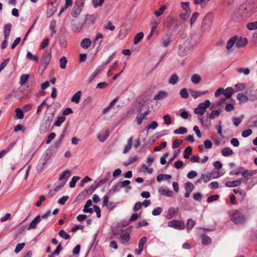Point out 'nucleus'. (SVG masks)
I'll use <instances>...</instances> for the list:
<instances>
[{"label": "nucleus", "mask_w": 257, "mask_h": 257, "mask_svg": "<svg viewBox=\"0 0 257 257\" xmlns=\"http://www.w3.org/2000/svg\"><path fill=\"white\" fill-rule=\"evenodd\" d=\"M199 41H195L193 37L187 40L182 45H180L178 54L182 57L188 55L194 47L196 46Z\"/></svg>", "instance_id": "f257e3e1"}, {"label": "nucleus", "mask_w": 257, "mask_h": 257, "mask_svg": "<svg viewBox=\"0 0 257 257\" xmlns=\"http://www.w3.org/2000/svg\"><path fill=\"white\" fill-rule=\"evenodd\" d=\"M228 214L230 220L236 225H243L246 222L247 218L240 210H231Z\"/></svg>", "instance_id": "f03ea898"}, {"label": "nucleus", "mask_w": 257, "mask_h": 257, "mask_svg": "<svg viewBox=\"0 0 257 257\" xmlns=\"http://www.w3.org/2000/svg\"><path fill=\"white\" fill-rule=\"evenodd\" d=\"M84 2L83 0H77L75 2L72 10L71 15L72 17L77 18L83 8Z\"/></svg>", "instance_id": "7ed1b4c3"}, {"label": "nucleus", "mask_w": 257, "mask_h": 257, "mask_svg": "<svg viewBox=\"0 0 257 257\" xmlns=\"http://www.w3.org/2000/svg\"><path fill=\"white\" fill-rule=\"evenodd\" d=\"M51 52L50 50H46L43 53L40 65V69L43 68V69L45 70L47 68L51 60Z\"/></svg>", "instance_id": "20e7f679"}, {"label": "nucleus", "mask_w": 257, "mask_h": 257, "mask_svg": "<svg viewBox=\"0 0 257 257\" xmlns=\"http://www.w3.org/2000/svg\"><path fill=\"white\" fill-rule=\"evenodd\" d=\"M211 105L210 101L207 99L203 102L200 103L198 106L194 110V112L195 114L203 115L206 109Z\"/></svg>", "instance_id": "39448f33"}, {"label": "nucleus", "mask_w": 257, "mask_h": 257, "mask_svg": "<svg viewBox=\"0 0 257 257\" xmlns=\"http://www.w3.org/2000/svg\"><path fill=\"white\" fill-rule=\"evenodd\" d=\"M53 118L54 114L53 113H50L47 116L45 123L40 126V130L41 133H44L49 130L53 120Z\"/></svg>", "instance_id": "423d86ee"}, {"label": "nucleus", "mask_w": 257, "mask_h": 257, "mask_svg": "<svg viewBox=\"0 0 257 257\" xmlns=\"http://www.w3.org/2000/svg\"><path fill=\"white\" fill-rule=\"evenodd\" d=\"M253 174L254 172L253 171L247 170L243 171L241 173V175H242V178L239 180H241V183L242 182H245L246 185L247 186L248 184H250V178Z\"/></svg>", "instance_id": "0eeeda50"}, {"label": "nucleus", "mask_w": 257, "mask_h": 257, "mask_svg": "<svg viewBox=\"0 0 257 257\" xmlns=\"http://www.w3.org/2000/svg\"><path fill=\"white\" fill-rule=\"evenodd\" d=\"M168 225L175 229L181 230L185 227L184 223L181 220H172L168 222Z\"/></svg>", "instance_id": "6e6552de"}, {"label": "nucleus", "mask_w": 257, "mask_h": 257, "mask_svg": "<svg viewBox=\"0 0 257 257\" xmlns=\"http://www.w3.org/2000/svg\"><path fill=\"white\" fill-rule=\"evenodd\" d=\"M213 18L214 15L212 13L209 12L207 13L203 19L201 28H203L205 25H206L207 22H209L210 23H212L213 20Z\"/></svg>", "instance_id": "1a4fd4ad"}, {"label": "nucleus", "mask_w": 257, "mask_h": 257, "mask_svg": "<svg viewBox=\"0 0 257 257\" xmlns=\"http://www.w3.org/2000/svg\"><path fill=\"white\" fill-rule=\"evenodd\" d=\"M159 192L162 195L166 197H172L173 193L172 190L167 188L161 187L159 189Z\"/></svg>", "instance_id": "9d476101"}, {"label": "nucleus", "mask_w": 257, "mask_h": 257, "mask_svg": "<svg viewBox=\"0 0 257 257\" xmlns=\"http://www.w3.org/2000/svg\"><path fill=\"white\" fill-rule=\"evenodd\" d=\"M41 216L40 215L37 216L30 223L28 229H34L36 228L37 224L41 221Z\"/></svg>", "instance_id": "9b49d317"}, {"label": "nucleus", "mask_w": 257, "mask_h": 257, "mask_svg": "<svg viewBox=\"0 0 257 257\" xmlns=\"http://www.w3.org/2000/svg\"><path fill=\"white\" fill-rule=\"evenodd\" d=\"M209 93L208 90L205 91H191V95L194 98L196 99L198 97H201L204 95L207 94Z\"/></svg>", "instance_id": "f8f14e48"}, {"label": "nucleus", "mask_w": 257, "mask_h": 257, "mask_svg": "<svg viewBox=\"0 0 257 257\" xmlns=\"http://www.w3.org/2000/svg\"><path fill=\"white\" fill-rule=\"evenodd\" d=\"M247 43V39L246 38L244 37H240L237 40L236 39V41L235 42V46L238 48L243 47H244Z\"/></svg>", "instance_id": "ddd939ff"}, {"label": "nucleus", "mask_w": 257, "mask_h": 257, "mask_svg": "<svg viewBox=\"0 0 257 257\" xmlns=\"http://www.w3.org/2000/svg\"><path fill=\"white\" fill-rule=\"evenodd\" d=\"M219 176L217 175H213V173H208L207 174H202L201 176V179L204 181V182L207 183L211 179L213 178H215L218 177Z\"/></svg>", "instance_id": "4468645a"}, {"label": "nucleus", "mask_w": 257, "mask_h": 257, "mask_svg": "<svg viewBox=\"0 0 257 257\" xmlns=\"http://www.w3.org/2000/svg\"><path fill=\"white\" fill-rule=\"evenodd\" d=\"M120 238L121 242L125 243L129 241L130 239V233L125 230H123L120 234Z\"/></svg>", "instance_id": "2eb2a0df"}, {"label": "nucleus", "mask_w": 257, "mask_h": 257, "mask_svg": "<svg viewBox=\"0 0 257 257\" xmlns=\"http://www.w3.org/2000/svg\"><path fill=\"white\" fill-rule=\"evenodd\" d=\"M167 96L168 93L167 92L161 91L154 96L153 99L155 100H160L165 98Z\"/></svg>", "instance_id": "dca6fc26"}, {"label": "nucleus", "mask_w": 257, "mask_h": 257, "mask_svg": "<svg viewBox=\"0 0 257 257\" xmlns=\"http://www.w3.org/2000/svg\"><path fill=\"white\" fill-rule=\"evenodd\" d=\"M241 184V180H236L233 181H227L225 183V186L227 187H235L240 185Z\"/></svg>", "instance_id": "f3484780"}, {"label": "nucleus", "mask_w": 257, "mask_h": 257, "mask_svg": "<svg viewBox=\"0 0 257 257\" xmlns=\"http://www.w3.org/2000/svg\"><path fill=\"white\" fill-rule=\"evenodd\" d=\"M237 99L239 100L240 104H243L249 101L248 97L243 93H239L237 95Z\"/></svg>", "instance_id": "a211bd4d"}, {"label": "nucleus", "mask_w": 257, "mask_h": 257, "mask_svg": "<svg viewBox=\"0 0 257 257\" xmlns=\"http://www.w3.org/2000/svg\"><path fill=\"white\" fill-rule=\"evenodd\" d=\"M109 132L108 130H106L104 133L99 134L97 135V138L101 142H104L108 137Z\"/></svg>", "instance_id": "6ab92c4d"}, {"label": "nucleus", "mask_w": 257, "mask_h": 257, "mask_svg": "<svg viewBox=\"0 0 257 257\" xmlns=\"http://www.w3.org/2000/svg\"><path fill=\"white\" fill-rule=\"evenodd\" d=\"M91 42L89 38H84L83 39L81 43H80V46L83 49H88L91 45Z\"/></svg>", "instance_id": "aec40b11"}, {"label": "nucleus", "mask_w": 257, "mask_h": 257, "mask_svg": "<svg viewBox=\"0 0 257 257\" xmlns=\"http://www.w3.org/2000/svg\"><path fill=\"white\" fill-rule=\"evenodd\" d=\"M47 163L43 161L42 159H40L37 166V169L39 172L43 171L47 166Z\"/></svg>", "instance_id": "412c9836"}, {"label": "nucleus", "mask_w": 257, "mask_h": 257, "mask_svg": "<svg viewBox=\"0 0 257 257\" xmlns=\"http://www.w3.org/2000/svg\"><path fill=\"white\" fill-rule=\"evenodd\" d=\"M177 212L178 209L175 208L174 207L170 208L167 211V214L166 215L167 219H171L176 214H177Z\"/></svg>", "instance_id": "4be33fe9"}, {"label": "nucleus", "mask_w": 257, "mask_h": 257, "mask_svg": "<svg viewBox=\"0 0 257 257\" xmlns=\"http://www.w3.org/2000/svg\"><path fill=\"white\" fill-rule=\"evenodd\" d=\"M133 137H130L127 140V145L125 146L124 149L123 151V154H126L128 153L130 150L131 149L133 145Z\"/></svg>", "instance_id": "5701e85b"}, {"label": "nucleus", "mask_w": 257, "mask_h": 257, "mask_svg": "<svg viewBox=\"0 0 257 257\" xmlns=\"http://www.w3.org/2000/svg\"><path fill=\"white\" fill-rule=\"evenodd\" d=\"M119 190V184H117L114 185L112 188L109 190L108 192L106 194L111 197L113 196L116 192H118Z\"/></svg>", "instance_id": "b1692460"}, {"label": "nucleus", "mask_w": 257, "mask_h": 257, "mask_svg": "<svg viewBox=\"0 0 257 257\" xmlns=\"http://www.w3.org/2000/svg\"><path fill=\"white\" fill-rule=\"evenodd\" d=\"M236 41V37H233L231 38L227 42L226 48L228 50H230L231 48L235 44Z\"/></svg>", "instance_id": "393cba45"}, {"label": "nucleus", "mask_w": 257, "mask_h": 257, "mask_svg": "<svg viewBox=\"0 0 257 257\" xmlns=\"http://www.w3.org/2000/svg\"><path fill=\"white\" fill-rule=\"evenodd\" d=\"M81 91H78L76 92L71 99V101L75 103H78L81 98Z\"/></svg>", "instance_id": "a878e982"}, {"label": "nucleus", "mask_w": 257, "mask_h": 257, "mask_svg": "<svg viewBox=\"0 0 257 257\" xmlns=\"http://www.w3.org/2000/svg\"><path fill=\"white\" fill-rule=\"evenodd\" d=\"M234 92L232 88L228 87L224 89L223 94L225 96L226 99L230 98Z\"/></svg>", "instance_id": "bb28decb"}, {"label": "nucleus", "mask_w": 257, "mask_h": 257, "mask_svg": "<svg viewBox=\"0 0 257 257\" xmlns=\"http://www.w3.org/2000/svg\"><path fill=\"white\" fill-rule=\"evenodd\" d=\"M241 8L243 11L244 13H246L248 14V16H251L253 13V11H252V7L251 6H247L246 5H243L241 6Z\"/></svg>", "instance_id": "cd10ccee"}, {"label": "nucleus", "mask_w": 257, "mask_h": 257, "mask_svg": "<svg viewBox=\"0 0 257 257\" xmlns=\"http://www.w3.org/2000/svg\"><path fill=\"white\" fill-rule=\"evenodd\" d=\"M179 77L176 74L172 75L169 80V83L172 85L176 84L179 81Z\"/></svg>", "instance_id": "c85d7f7f"}, {"label": "nucleus", "mask_w": 257, "mask_h": 257, "mask_svg": "<svg viewBox=\"0 0 257 257\" xmlns=\"http://www.w3.org/2000/svg\"><path fill=\"white\" fill-rule=\"evenodd\" d=\"M201 80V78L200 76L197 74H193L191 78V82L195 84H198L199 83Z\"/></svg>", "instance_id": "c756f323"}, {"label": "nucleus", "mask_w": 257, "mask_h": 257, "mask_svg": "<svg viewBox=\"0 0 257 257\" xmlns=\"http://www.w3.org/2000/svg\"><path fill=\"white\" fill-rule=\"evenodd\" d=\"M171 178V175L168 174H161L157 176V181L160 182L163 180H169Z\"/></svg>", "instance_id": "7c9ffc66"}, {"label": "nucleus", "mask_w": 257, "mask_h": 257, "mask_svg": "<svg viewBox=\"0 0 257 257\" xmlns=\"http://www.w3.org/2000/svg\"><path fill=\"white\" fill-rule=\"evenodd\" d=\"M101 67H98L96 70L92 73V74L89 77L88 81L89 82H91L94 78L97 76L98 73L101 71Z\"/></svg>", "instance_id": "2f4dec72"}, {"label": "nucleus", "mask_w": 257, "mask_h": 257, "mask_svg": "<svg viewBox=\"0 0 257 257\" xmlns=\"http://www.w3.org/2000/svg\"><path fill=\"white\" fill-rule=\"evenodd\" d=\"M221 153L223 156H229L233 154V151L229 148L226 147L222 150Z\"/></svg>", "instance_id": "473e14b6"}, {"label": "nucleus", "mask_w": 257, "mask_h": 257, "mask_svg": "<svg viewBox=\"0 0 257 257\" xmlns=\"http://www.w3.org/2000/svg\"><path fill=\"white\" fill-rule=\"evenodd\" d=\"M144 35L143 32H141L138 33L134 38V44L137 45L141 40L144 38Z\"/></svg>", "instance_id": "72a5a7b5"}, {"label": "nucleus", "mask_w": 257, "mask_h": 257, "mask_svg": "<svg viewBox=\"0 0 257 257\" xmlns=\"http://www.w3.org/2000/svg\"><path fill=\"white\" fill-rule=\"evenodd\" d=\"M243 118H244L243 115H241L240 116L237 117H233L232 120H233L234 125L236 126H238L239 125V124L241 122V121H242Z\"/></svg>", "instance_id": "f704fd0d"}, {"label": "nucleus", "mask_w": 257, "mask_h": 257, "mask_svg": "<svg viewBox=\"0 0 257 257\" xmlns=\"http://www.w3.org/2000/svg\"><path fill=\"white\" fill-rule=\"evenodd\" d=\"M246 27L249 30H255L257 29V21L249 22L246 24Z\"/></svg>", "instance_id": "c9c22d12"}, {"label": "nucleus", "mask_w": 257, "mask_h": 257, "mask_svg": "<svg viewBox=\"0 0 257 257\" xmlns=\"http://www.w3.org/2000/svg\"><path fill=\"white\" fill-rule=\"evenodd\" d=\"M187 132V129L183 126H181L179 128L174 131V133L176 135H184Z\"/></svg>", "instance_id": "e433bc0d"}, {"label": "nucleus", "mask_w": 257, "mask_h": 257, "mask_svg": "<svg viewBox=\"0 0 257 257\" xmlns=\"http://www.w3.org/2000/svg\"><path fill=\"white\" fill-rule=\"evenodd\" d=\"M96 20V17L94 15H87L86 16L85 21L89 24L93 23Z\"/></svg>", "instance_id": "4c0bfd02"}, {"label": "nucleus", "mask_w": 257, "mask_h": 257, "mask_svg": "<svg viewBox=\"0 0 257 257\" xmlns=\"http://www.w3.org/2000/svg\"><path fill=\"white\" fill-rule=\"evenodd\" d=\"M192 148L188 147L184 151V157L185 159H188L189 158L190 156L192 154Z\"/></svg>", "instance_id": "58836bf2"}, {"label": "nucleus", "mask_w": 257, "mask_h": 257, "mask_svg": "<svg viewBox=\"0 0 257 257\" xmlns=\"http://www.w3.org/2000/svg\"><path fill=\"white\" fill-rule=\"evenodd\" d=\"M70 173V171L68 170L64 171L62 174L60 176L59 180L64 181V180L67 181L69 176L68 175Z\"/></svg>", "instance_id": "ea45409f"}, {"label": "nucleus", "mask_w": 257, "mask_h": 257, "mask_svg": "<svg viewBox=\"0 0 257 257\" xmlns=\"http://www.w3.org/2000/svg\"><path fill=\"white\" fill-rule=\"evenodd\" d=\"M245 88V84L242 83L236 84L234 86V92H238L243 90Z\"/></svg>", "instance_id": "a19ab883"}, {"label": "nucleus", "mask_w": 257, "mask_h": 257, "mask_svg": "<svg viewBox=\"0 0 257 257\" xmlns=\"http://www.w3.org/2000/svg\"><path fill=\"white\" fill-rule=\"evenodd\" d=\"M59 235L61 238L66 240L69 239L70 237V235L66 233L63 229H61L59 231Z\"/></svg>", "instance_id": "79ce46f5"}, {"label": "nucleus", "mask_w": 257, "mask_h": 257, "mask_svg": "<svg viewBox=\"0 0 257 257\" xmlns=\"http://www.w3.org/2000/svg\"><path fill=\"white\" fill-rule=\"evenodd\" d=\"M60 61V66L62 69H65L66 67V64L67 63V60L66 57L63 56L61 57L59 60Z\"/></svg>", "instance_id": "37998d69"}, {"label": "nucleus", "mask_w": 257, "mask_h": 257, "mask_svg": "<svg viewBox=\"0 0 257 257\" xmlns=\"http://www.w3.org/2000/svg\"><path fill=\"white\" fill-rule=\"evenodd\" d=\"M201 238L202 243L204 245L209 244L211 242V239L207 235H203Z\"/></svg>", "instance_id": "c03bdc74"}, {"label": "nucleus", "mask_w": 257, "mask_h": 257, "mask_svg": "<svg viewBox=\"0 0 257 257\" xmlns=\"http://www.w3.org/2000/svg\"><path fill=\"white\" fill-rule=\"evenodd\" d=\"M167 7L166 5L162 6L159 10L156 11L154 14L157 17H159L163 14L165 10L166 9Z\"/></svg>", "instance_id": "a18cd8bd"}, {"label": "nucleus", "mask_w": 257, "mask_h": 257, "mask_svg": "<svg viewBox=\"0 0 257 257\" xmlns=\"http://www.w3.org/2000/svg\"><path fill=\"white\" fill-rule=\"evenodd\" d=\"M15 118L23 119L24 118L23 111L20 108H17L16 109V116Z\"/></svg>", "instance_id": "49530a36"}, {"label": "nucleus", "mask_w": 257, "mask_h": 257, "mask_svg": "<svg viewBox=\"0 0 257 257\" xmlns=\"http://www.w3.org/2000/svg\"><path fill=\"white\" fill-rule=\"evenodd\" d=\"M66 117L63 115L59 116L55 123L56 126H60L61 124L65 120Z\"/></svg>", "instance_id": "de8ad7c7"}, {"label": "nucleus", "mask_w": 257, "mask_h": 257, "mask_svg": "<svg viewBox=\"0 0 257 257\" xmlns=\"http://www.w3.org/2000/svg\"><path fill=\"white\" fill-rule=\"evenodd\" d=\"M51 158V153L49 151H46L42 156L41 159H42L43 161L48 162L49 160Z\"/></svg>", "instance_id": "09e8293b"}, {"label": "nucleus", "mask_w": 257, "mask_h": 257, "mask_svg": "<svg viewBox=\"0 0 257 257\" xmlns=\"http://www.w3.org/2000/svg\"><path fill=\"white\" fill-rule=\"evenodd\" d=\"M195 225V222L191 219H188L187 221L186 228L191 230Z\"/></svg>", "instance_id": "8fccbe9b"}, {"label": "nucleus", "mask_w": 257, "mask_h": 257, "mask_svg": "<svg viewBox=\"0 0 257 257\" xmlns=\"http://www.w3.org/2000/svg\"><path fill=\"white\" fill-rule=\"evenodd\" d=\"M80 179V177L78 176H74L70 182L69 183V186L70 188H74L75 185L77 181Z\"/></svg>", "instance_id": "3c124183"}, {"label": "nucleus", "mask_w": 257, "mask_h": 257, "mask_svg": "<svg viewBox=\"0 0 257 257\" xmlns=\"http://www.w3.org/2000/svg\"><path fill=\"white\" fill-rule=\"evenodd\" d=\"M26 58L28 59L33 60L35 62L38 61V57L36 55H33L30 52L28 51L27 53Z\"/></svg>", "instance_id": "603ef678"}, {"label": "nucleus", "mask_w": 257, "mask_h": 257, "mask_svg": "<svg viewBox=\"0 0 257 257\" xmlns=\"http://www.w3.org/2000/svg\"><path fill=\"white\" fill-rule=\"evenodd\" d=\"M29 76L27 74H23L20 77V84L24 85L27 81Z\"/></svg>", "instance_id": "864d4df0"}, {"label": "nucleus", "mask_w": 257, "mask_h": 257, "mask_svg": "<svg viewBox=\"0 0 257 257\" xmlns=\"http://www.w3.org/2000/svg\"><path fill=\"white\" fill-rule=\"evenodd\" d=\"M180 95L182 98L187 99L189 97V94L186 88H183L180 91Z\"/></svg>", "instance_id": "5fc2aeb1"}, {"label": "nucleus", "mask_w": 257, "mask_h": 257, "mask_svg": "<svg viewBox=\"0 0 257 257\" xmlns=\"http://www.w3.org/2000/svg\"><path fill=\"white\" fill-rule=\"evenodd\" d=\"M182 8L185 11L186 13L191 12V10L189 8V3L188 2L184 3L182 2L181 4Z\"/></svg>", "instance_id": "6e6d98bb"}, {"label": "nucleus", "mask_w": 257, "mask_h": 257, "mask_svg": "<svg viewBox=\"0 0 257 257\" xmlns=\"http://www.w3.org/2000/svg\"><path fill=\"white\" fill-rule=\"evenodd\" d=\"M175 22V19L171 17H168L166 18L165 23H164V25L166 26H170L171 25L173 24Z\"/></svg>", "instance_id": "4d7b16f0"}, {"label": "nucleus", "mask_w": 257, "mask_h": 257, "mask_svg": "<svg viewBox=\"0 0 257 257\" xmlns=\"http://www.w3.org/2000/svg\"><path fill=\"white\" fill-rule=\"evenodd\" d=\"M163 211V209L161 207H158L155 208L152 212L153 215L158 216L160 215Z\"/></svg>", "instance_id": "13d9d810"}, {"label": "nucleus", "mask_w": 257, "mask_h": 257, "mask_svg": "<svg viewBox=\"0 0 257 257\" xmlns=\"http://www.w3.org/2000/svg\"><path fill=\"white\" fill-rule=\"evenodd\" d=\"M56 26V21L55 20H53L50 23V29L51 30L52 32V34L51 36H52L54 34L56 33L55 27Z\"/></svg>", "instance_id": "bf43d9fd"}, {"label": "nucleus", "mask_w": 257, "mask_h": 257, "mask_svg": "<svg viewBox=\"0 0 257 257\" xmlns=\"http://www.w3.org/2000/svg\"><path fill=\"white\" fill-rule=\"evenodd\" d=\"M183 143L181 140H175L172 144V148L173 149H177L179 147L180 145Z\"/></svg>", "instance_id": "052dcab7"}, {"label": "nucleus", "mask_w": 257, "mask_h": 257, "mask_svg": "<svg viewBox=\"0 0 257 257\" xmlns=\"http://www.w3.org/2000/svg\"><path fill=\"white\" fill-rule=\"evenodd\" d=\"M103 28L110 31H113L115 29V27L112 25V24L110 21H108L106 24L104 25L103 26Z\"/></svg>", "instance_id": "680f3d73"}, {"label": "nucleus", "mask_w": 257, "mask_h": 257, "mask_svg": "<svg viewBox=\"0 0 257 257\" xmlns=\"http://www.w3.org/2000/svg\"><path fill=\"white\" fill-rule=\"evenodd\" d=\"M171 42V37L167 36V38H164L162 41V46L164 47H167Z\"/></svg>", "instance_id": "e2e57ef3"}, {"label": "nucleus", "mask_w": 257, "mask_h": 257, "mask_svg": "<svg viewBox=\"0 0 257 257\" xmlns=\"http://www.w3.org/2000/svg\"><path fill=\"white\" fill-rule=\"evenodd\" d=\"M237 71L239 73H243L245 75H248L250 73V70L248 68H237Z\"/></svg>", "instance_id": "0e129e2a"}, {"label": "nucleus", "mask_w": 257, "mask_h": 257, "mask_svg": "<svg viewBox=\"0 0 257 257\" xmlns=\"http://www.w3.org/2000/svg\"><path fill=\"white\" fill-rule=\"evenodd\" d=\"M199 16L198 12L194 13L190 19V26H192Z\"/></svg>", "instance_id": "69168bd1"}, {"label": "nucleus", "mask_w": 257, "mask_h": 257, "mask_svg": "<svg viewBox=\"0 0 257 257\" xmlns=\"http://www.w3.org/2000/svg\"><path fill=\"white\" fill-rule=\"evenodd\" d=\"M220 112L219 110H212L210 113L209 117L210 119H214L216 117H217L220 114Z\"/></svg>", "instance_id": "338daca9"}, {"label": "nucleus", "mask_w": 257, "mask_h": 257, "mask_svg": "<svg viewBox=\"0 0 257 257\" xmlns=\"http://www.w3.org/2000/svg\"><path fill=\"white\" fill-rule=\"evenodd\" d=\"M25 245V243H21L18 244L15 249V253H18L24 248Z\"/></svg>", "instance_id": "774afa93"}]
</instances>
